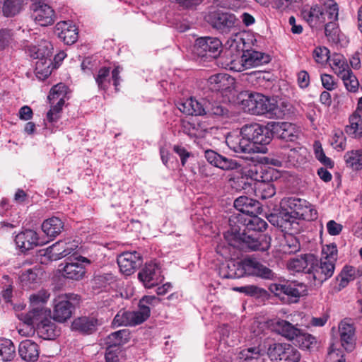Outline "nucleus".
Returning a JSON list of instances; mask_svg holds the SVG:
<instances>
[{"label": "nucleus", "instance_id": "22", "mask_svg": "<svg viewBox=\"0 0 362 362\" xmlns=\"http://www.w3.org/2000/svg\"><path fill=\"white\" fill-rule=\"evenodd\" d=\"M235 208L246 215L259 214L262 204L257 200L245 196H240L234 201Z\"/></svg>", "mask_w": 362, "mask_h": 362}, {"label": "nucleus", "instance_id": "18", "mask_svg": "<svg viewBox=\"0 0 362 362\" xmlns=\"http://www.w3.org/2000/svg\"><path fill=\"white\" fill-rule=\"evenodd\" d=\"M204 156L211 165L223 170H235L240 167L235 160L224 157L213 150L205 151Z\"/></svg>", "mask_w": 362, "mask_h": 362}, {"label": "nucleus", "instance_id": "6", "mask_svg": "<svg viewBox=\"0 0 362 362\" xmlns=\"http://www.w3.org/2000/svg\"><path fill=\"white\" fill-rule=\"evenodd\" d=\"M233 268L228 267L230 271L226 278H240L245 275L256 276L264 279H273L274 273L272 269L252 259H245L237 264H233Z\"/></svg>", "mask_w": 362, "mask_h": 362}, {"label": "nucleus", "instance_id": "39", "mask_svg": "<svg viewBox=\"0 0 362 362\" xmlns=\"http://www.w3.org/2000/svg\"><path fill=\"white\" fill-rule=\"evenodd\" d=\"M49 293L45 291H40L37 293L31 295L30 297L31 310L27 314H33L35 308L42 310L46 309L43 305L47 301Z\"/></svg>", "mask_w": 362, "mask_h": 362}, {"label": "nucleus", "instance_id": "3", "mask_svg": "<svg viewBox=\"0 0 362 362\" xmlns=\"http://www.w3.org/2000/svg\"><path fill=\"white\" fill-rule=\"evenodd\" d=\"M337 259V249L334 244L323 247L320 260L315 257V265L311 274L308 276V283L313 280L322 284L332 276Z\"/></svg>", "mask_w": 362, "mask_h": 362}, {"label": "nucleus", "instance_id": "13", "mask_svg": "<svg viewBox=\"0 0 362 362\" xmlns=\"http://www.w3.org/2000/svg\"><path fill=\"white\" fill-rule=\"evenodd\" d=\"M32 18L36 23L41 26H47L55 21L54 9L48 4L42 1H35L31 4Z\"/></svg>", "mask_w": 362, "mask_h": 362}, {"label": "nucleus", "instance_id": "8", "mask_svg": "<svg viewBox=\"0 0 362 362\" xmlns=\"http://www.w3.org/2000/svg\"><path fill=\"white\" fill-rule=\"evenodd\" d=\"M79 300V296L74 293L59 296L55 300L54 319L60 322L68 320L71 316L72 311Z\"/></svg>", "mask_w": 362, "mask_h": 362}, {"label": "nucleus", "instance_id": "44", "mask_svg": "<svg viewBox=\"0 0 362 362\" xmlns=\"http://www.w3.org/2000/svg\"><path fill=\"white\" fill-rule=\"evenodd\" d=\"M340 77L346 88L350 92H356L358 89L359 83L356 77L353 74L351 69H349L346 72H344Z\"/></svg>", "mask_w": 362, "mask_h": 362}, {"label": "nucleus", "instance_id": "31", "mask_svg": "<svg viewBox=\"0 0 362 362\" xmlns=\"http://www.w3.org/2000/svg\"><path fill=\"white\" fill-rule=\"evenodd\" d=\"M98 325V320L93 317H81L74 320L71 327L81 333L90 334L96 330Z\"/></svg>", "mask_w": 362, "mask_h": 362}, {"label": "nucleus", "instance_id": "12", "mask_svg": "<svg viewBox=\"0 0 362 362\" xmlns=\"http://www.w3.org/2000/svg\"><path fill=\"white\" fill-rule=\"evenodd\" d=\"M138 278L146 288L157 286L163 281L160 265L155 262L146 263L139 272Z\"/></svg>", "mask_w": 362, "mask_h": 362}, {"label": "nucleus", "instance_id": "37", "mask_svg": "<svg viewBox=\"0 0 362 362\" xmlns=\"http://www.w3.org/2000/svg\"><path fill=\"white\" fill-rule=\"evenodd\" d=\"M24 0H4L2 13L6 17H11L19 13L24 5Z\"/></svg>", "mask_w": 362, "mask_h": 362}, {"label": "nucleus", "instance_id": "24", "mask_svg": "<svg viewBox=\"0 0 362 362\" xmlns=\"http://www.w3.org/2000/svg\"><path fill=\"white\" fill-rule=\"evenodd\" d=\"M315 256L313 254H304L296 257V273H298L300 277L305 276L308 281V276L312 272L315 265Z\"/></svg>", "mask_w": 362, "mask_h": 362}, {"label": "nucleus", "instance_id": "48", "mask_svg": "<svg viewBox=\"0 0 362 362\" xmlns=\"http://www.w3.org/2000/svg\"><path fill=\"white\" fill-rule=\"evenodd\" d=\"M325 35L329 41L337 43L339 41L340 30L337 21L328 22L325 25Z\"/></svg>", "mask_w": 362, "mask_h": 362}, {"label": "nucleus", "instance_id": "57", "mask_svg": "<svg viewBox=\"0 0 362 362\" xmlns=\"http://www.w3.org/2000/svg\"><path fill=\"white\" fill-rule=\"evenodd\" d=\"M127 331L125 329L119 330L110 334L107 343L110 346H118L123 343L124 337L127 336Z\"/></svg>", "mask_w": 362, "mask_h": 362}, {"label": "nucleus", "instance_id": "52", "mask_svg": "<svg viewBox=\"0 0 362 362\" xmlns=\"http://www.w3.org/2000/svg\"><path fill=\"white\" fill-rule=\"evenodd\" d=\"M246 221V226L249 230L259 231L266 228L267 223L258 217V214L250 215Z\"/></svg>", "mask_w": 362, "mask_h": 362}, {"label": "nucleus", "instance_id": "9", "mask_svg": "<svg viewBox=\"0 0 362 362\" xmlns=\"http://www.w3.org/2000/svg\"><path fill=\"white\" fill-rule=\"evenodd\" d=\"M63 267V276L72 280H80L86 274V266L90 264V260L86 257L72 256L66 259Z\"/></svg>", "mask_w": 362, "mask_h": 362}, {"label": "nucleus", "instance_id": "63", "mask_svg": "<svg viewBox=\"0 0 362 362\" xmlns=\"http://www.w3.org/2000/svg\"><path fill=\"white\" fill-rule=\"evenodd\" d=\"M115 281V277L111 274H104L97 276L95 278L96 284H100L101 286L105 287Z\"/></svg>", "mask_w": 362, "mask_h": 362}, {"label": "nucleus", "instance_id": "38", "mask_svg": "<svg viewBox=\"0 0 362 362\" xmlns=\"http://www.w3.org/2000/svg\"><path fill=\"white\" fill-rule=\"evenodd\" d=\"M329 62L332 69L338 76L350 69L345 58L341 54H334L332 57H329Z\"/></svg>", "mask_w": 362, "mask_h": 362}, {"label": "nucleus", "instance_id": "15", "mask_svg": "<svg viewBox=\"0 0 362 362\" xmlns=\"http://www.w3.org/2000/svg\"><path fill=\"white\" fill-rule=\"evenodd\" d=\"M157 302L158 298L155 296H144L139 300L138 310L129 311L131 326L139 325L146 320L151 313L149 305H153Z\"/></svg>", "mask_w": 362, "mask_h": 362}, {"label": "nucleus", "instance_id": "26", "mask_svg": "<svg viewBox=\"0 0 362 362\" xmlns=\"http://www.w3.org/2000/svg\"><path fill=\"white\" fill-rule=\"evenodd\" d=\"M317 218V211L305 199L296 198V219L312 221Z\"/></svg>", "mask_w": 362, "mask_h": 362}, {"label": "nucleus", "instance_id": "35", "mask_svg": "<svg viewBox=\"0 0 362 362\" xmlns=\"http://www.w3.org/2000/svg\"><path fill=\"white\" fill-rule=\"evenodd\" d=\"M240 362H264V354L258 347H251L241 351L238 354Z\"/></svg>", "mask_w": 362, "mask_h": 362}, {"label": "nucleus", "instance_id": "1", "mask_svg": "<svg viewBox=\"0 0 362 362\" xmlns=\"http://www.w3.org/2000/svg\"><path fill=\"white\" fill-rule=\"evenodd\" d=\"M241 133L247 137L254 146L256 144L267 145L272 140L274 134L272 130L281 131L279 136L286 141H293L294 136V125L288 122L280 124L268 123L264 126L258 123L247 124L242 127Z\"/></svg>", "mask_w": 362, "mask_h": 362}, {"label": "nucleus", "instance_id": "53", "mask_svg": "<svg viewBox=\"0 0 362 362\" xmlns=\"http://www.w3.org/2000/svg\"><path fill=\"white\" fill-rule=\"evenodd\" d=\"M110 69L108 68H102L98 71L95 77V81L98 87L101 89H106L110 83Z\"/></svg>", "mask_w": 362, "mask_h": 362}, {"label": "nucleus", "instance_id": "61", "mask_svg": "<svg viewBox=\"0 0 362 362\" xmlns=\"http://www.w3.org/2000/svg\"><path fill=\"white\" fill-rule=\"evenodd\" d=\"M227 66L230 70L240 72L247 69L245 67V64L243 62V55L240 57H236L230 61L229 63L227 64Z\"/></svg>", "mask_w": 362, "mask_h": 362}, {"label": "nucleus", "instance_id": "40", "mask_svg": "<svg viewBox=\"0 0 362 362\" xmlns=\"http://www.w3.org/2000/svg\"><path fill=\"white\" fill-rule=\"evenodd\" d=\"M350 124L346 127V133L353 135L354 137L362 135V118L358 114L352 115L349 118Z\"/></svg>", "mask_w": 362, "mask_h": 362}, {"label": "nucleus", "instance_id": "11", "mask_svg": "<svg viewBox=\"0 0 362 362\" xmlns=\"http://www.w3.org/2000/svg\"><path fill=\"white\" fill-rule=\"evenodd\" d=\"M78 240L67 238L59 240L47 248L45 255L51 260H57L72 254L78 247Z\"/></svg>", "mask_w": 362, "mask_h": 362}, {"label": "nucleus", "instance_id": "42", "mask_svg": "<svg viewBox=\"0 0 362 362\" xmlns=\"http://www.w3.org/2000/svg\"><path fill=\"white\" fill-rule=\"evenodd\" d=\"M274 328L276 332L288 340L294 339V327L291 323L285 320H278Z\"/></svg>", "mask_w": 362, "mask_h": 362}, {"label": "nucleus", "instance_id": "64", "mask_svg": "<svg viewBox=\"0 0 362 362\" xmlns=\"http://www.w3.org/2000/svg\"><path fill=\"white\" fill-rule=\"evenodd\" d=\"M12 34L8 30H0V51L4 49L11 40Z\"/></svg>", "mask_w": 362, "mask_h": 362}, {"label": "nucleus", "instance_id": "46", "mask_svg": "<svg viewBox=\"0 0 362 362\" xmlns=\"http://www.w3.org/2000/svg\"><path fill=\"white\" fill-rule=\"evenodd\" d=\"M276 193L274 185L263 181L259 184L256 190V195L261 199H267L272 197Z\"/></svg>", "mask_w": 362, "mask_h": 362}, {"label": "nucleus", "instance_id": "21", "mask_svg": "<svg viewBox=\"0 0 362 362\" xmlns=\"http://www.w3.org/2000/svg\"><path fill=\"white\" fill-rule=\"evenodd\" d=\"M341 344L347 351H351L355 346V327L353 324L345 320L339 325Z\"/></svg>", "mask_w": 362, "mask_h": 362}, {"label": "nucleus", "instance_id": "62", "mask_svg": "<svg viewBox=\"0 0 362 362\" xmlns=\"http://www.w3.org/2000/svg\"><path fill=\"white\" fill-rule=\"evenodd\" d=\"M276 7L281 12H291L294 9V0H278Z\"/></svg>", "mask_w": 362, "mask_h": 362}, {"label": "nucleus", "instance_id": "47", "mask_svg": "<svg viewBox=\"0 0 362 362\" xmlns=\"http://www.w3.org/2000/svg\"><path fill=\"white\" fill-rule=\"evenodd\" d=\"M323 12L327 16L329 22L337 21L339 16V8L337 4L334 0H326L323 4Z\"/></svg>", "mask_w": 362, "mask_h": 362}, {"label": "nucleus", "instance_id": "56", "mask_svg": "<svg viewBox=\"0 0 362 362\" xmlns=\"http://www.w3.org/2000/svg\"><path fill=\"white\" fill-rule=\"evenodd\" d=\"M112 325L114 327L131 326L129 311L124 310H119L114 317Z\"/></svg>", "mask_w": 362, "mask_h": 362}, {"label": "nucleus", "instance_id": "41", "mask_svg": "<svg viewBox=\"0 0 362 362\" xmlns=\"http://www.w3.org/2000/svg\"><path fill=\"white\" fill-rule=\"evenodd\" d=\"M16 349L13 342L8 339L0 338V355L3 360L11 361L15 356Z\"/></svg>", "mask_w": 362, "mask_h": 362}, {"label": "nucleus", "instance_id": "55", "mask_svg": "<svg viewBox=\"0 0 362 362\" xmlns=\"http://www.w3.org/2000/svg\"><path fill=\"white\" fill-rule=\"evenodd\" d=\"M214 4L220 8L238 10L243 6L242 0H214Z\"/></svg>", "mask_w": 362, "mask_h": 362}, {"label": "nucleus", "instance_id": "33", "mask_svg": "<svg viewBox=\"0 0 362 362\" xmlns=\"http://www.w3.org/2000/svg\"><path fill=\"white\" fill-rule=\"evenodd\" d=\"M246 243L250 249L255 251L264 252L269 250L272 238L266 234L259 235L257 238L247 237Z\"/></svg>", "mask_w": 362, "mask_h": 362}, {"label": "nucleus", "instance_id": "32", "mask_svg": "<svg viewBox=\"0 0 362 362\" xmlns=\"http://www.w3.org/2000/svg\"><path fill=\"white\" fill-rule=\"evenodd\" d=\"M64 228V223L57 217H52L45 221L42 224V230L50 238H55L61 233Z\"/></svg>", "mask_w": 362, "mask_h": 362}, {"label": "nucleus", "instance_id": "23", "mask_svg": "<svg viewBox=\"0 0 362 362\" xmlns=\"http://www.w3.org/2000/svg\"><path fill=\"white\" fill-rule=\"evenodd\" d=\"M15 242L18 247L25 251L43 244L42 242H40L37 233L33 230H25L18 233L16 236Z\"/></svg>", "mask_w": 362, "mask_h": 362}, {"label": "nucleus", "instance_id": "30", "mask_svg": "<svg viewBox=\"0 0 362 362\" xmlns=\"http://www.w3.org/2000/svg\"><path fill=\"white\" fill-rule=\"evenodd\" d=\"M177 108L188 115H202L205 113V103L202 104L193 98H188L177 104Z\"/></svg>", "mask_w": 362, "mask_h": 362}, {"label": "nucleus", "instance_id": "19", "mask_svg": "<svg viewBox=\"0 0 362 362\" xmlns=\"http://www.w3.org/2000/svg\"><path fill=\"white\" fill-rule=\"evenodd\" d=\"M301 16L311 28L322 27L326 21L323 9L317 4L303 8L301 11Z\"/></svg>", "mask_w": 362, "mask_h": 362}, {"label": "nucleus", "instance_id": "28", "mask_svg": "<svg viewBox=\"0 0 362 362\" xmlns=\"http://www.w3.org/2000/svg\"><path fill=\"white\" fill-rule=\"evenodd\" d=\"M18 353L24 361L34 362L39 357V347L35 342L26 339L20 343Z\"/></svg>", "mask_w": 362, "mask_h": 362}, {"label": "nucleus", "instance_id": "17", "mask_svg": "<svg viewBox=\"0 0 362 362\" xmlns=\"http://www.w3.org/2000/svg\"><path fill=\"white\" fill-rule=\"evenodd\" d=\"M54 33L66 45H72L78 37V29L71 21H60L55 25Z\"/></svg>", "mask_w": 362, "mask_h": 362}, {"label": "nucleus", "instance_id": "43", "mask_svg": "<svg viewBox=\"0 0 362 362\" xmlns=\"http://www.w3.org/2000/svg\"><path fill=\"white\" fill-rule=\"evenodd\" d=\"M205 113L210 116H224L228 114V110L220 103L207 101L205 103Z\"/></svg>", "mask_w": 362, "mask_h": 362}, {"label": "nucleus", "instance_id": "7", "mask_svg": "<svg viewBox=\"0 0 362 362\" xmlns=\"http://www.w3.org/2000/svg\"><path fill=\"white\" fill-rule=\"evenodd\" d=\"M52 46L49 42L44 40L30 49V56L38 59L36 62V75L40 79L45 78L51 74Z\"/></svg>", "mask_w": 362, "mask_h": 362}, {"label": "nucleus", "instance_id": "25", "mask_svg": "<svg viewBox=\"0 0 362 362\" xmlns=\"http://www.w3.org/2000/svg\"><path fill=\"white\" fill-rule=\"evenodd\" d=\"M269 61V56L260 52L251 49L243 53V62L247 69L267 64Z\"/></svg>", "mask_w": 362, "mask_h": 362}, {"label": "nucleus", "instance_id": "2", "mask_svg": "<svg viewBox=\"0 0 362 362\" xmlns=\"http://www.w3.org/2000/svg\"><path fill=\"white\" fill-rule=\"evenodd\" d=\"M277 213L272 212L267 216L268 221L274 226L281 229L284 233V238L288 243L289 248L293 245V228L294 223V198L288 197L281 200L280 209Z\"/></svg>", "mask_w": 362, "mask_h": 362}, {"label": "nucleus", "instance_id": "14", "mask_svg": "<svg viewBox=\"0 0 362 362\" xmlns=\"http://www.w3.org/2000/svg\"><path fill=\"white\" fill-rule=\"evenodd\" d=\"M228 146L234 152L238 153H250L254 152H264L259 147L254 146L247 137L240 132L239 134H230L226 137Z\"/></svg>", "mask_w": 362, "mask_h": 362}, {"label": "nucleus", "instance_id": "58", "mask_svg": "<svg viewBox=\"0 0 362 362\" xmlns=\"http://www.w3.org/2000/svg\"><path fill=\"white\" fill-rule=\"evenodd\" d=\"M332 146L337 151H343L346 148V137L342 132H335L332 139Z\"/></svg>", "mask_w": 362, "mask_h": 362}, {"label": "nucleus", "instance_id": "45", "mask_svg": "<svg viewBox=\"0 0 362 362\" xmlns=\"http://www.w3.org/2000/svg\"><path fill=\"white\" fill-rule=\"evenodd\" d=\"M41 274V270L37 267L29 269L21 275V281L24 286L30 287L33 284L36 282Z\"/></svg>", "mask_w": 362, "mask_h": 362}, {"label": "nucleus", "instance_id": "10", "mask_svg": "<svg viewBox=\"0 0 362 362\" xmlns=\"http://www.w3.org/2000/svg\"><path fill=\"white\" fill-rule=\"evenodd\" d=\"M194 48L200 57L216 58L222 51V42L217 37H203L197 39Z\"/></svg>", "mask_w": 362, "mask_h": 362}, {"label": "nucleus", "instance_id": "50", "mask_svg": "<svg viewBox=\"0 0 362 362\" xmlns=\"http://www.w3.org/2000/svg\"><path fill=\"white\" fill-rule=\"evenodd\" d=\"M67 92V87L62 83H59L53 86L48 95V100L50 103H54V100L65 98Z\"/></svg>", "mask_w": 362, "mask_h": 362}, {"label": "nucleus", "instance_id": "5", "mask_svg": "<svg viewBox=\"0 0 362 362\" xmlns=\"http://www.w3.org/2000/svg\"><path fill=\"white\" fill-rule=\"evenodd\" d=\"M241 104L245 112L255 115H267L277 116L276 104L259 93H245L241 94Z\"/></svg>", "mask_w": 362, "mask_h": 362}, {"label": "nucleus", "instance_id": "16", "mask_svg": "<svg viewBox=\"0 0 362 362\" xmlns=\"http://www.w3.org/2000/svg\"><path fill=\"white\" fill-rule=\"evenodd\" d=\"M117 264L121 272L129 276L141 265L142 257L136 251L124 252L117 257Z\"/></svg>", "mask_w": 362, "mask_h": 362}, {"label": "nucleus", "instance_id": "36", "mask_svg": "<svg viewBox=\"0 0 362 362\" xmlns=\"http://www.w3.org/2000/svg\"><path fill=\"white\" fill-rule=\"evenodd\" d=\"M344 158L347 167L354 170L362 169V149L347 151Z\"/></svg>", "mask_w": 362, "mask_h": 362}, {"label": "nucleus", "instance_id": "49", "mask_svg": "<svg viewBox=\"0 0 362 362\" xmlns=\"http://www.w3.org/2000/svg\"><path fill=\"white\" fill-rule=\"evenodd\" d=\"M274 346L273 351H272V347L269 349V355L272 357V352L274 351L275 354H278L280 361H286L288 358V354L293 352V348L290 344H275Z\"/></svg>", "mask_w": 362, "mask_h": 362}, {"label": "nucleus", "instance_id": "20", "mask_svg": "<svg viewBox=\"0 0 362 362\" xmlns=\"http://www.w3.org/2000/svg\"><path fill=\"white\" fill-rule=\"evenodd\" d=\"M235 78L227 74H218L209 78L210 89L222 93L230 92L235 88Z\"/></svg>", "mask_w": 362, "mask_h": 362}, {"label": "nucleus", "instance_id": "27", "mask_svg": "<svg viewBox=\"0 0 362 362\" xmlns=\"http://www.w3.org/2000/svg\"><path fill=\"white\" fill-rule=\"evenodd\" d=\"M237 19L235 15L228 13H216L214 15L213 26L222 33H227L235 26Z\"/></svg>", "mask_w": 362, "mask_h": 362}, {"label": "nucleus", "instance_id": "54", "mask_svg": "<svg viewBox=\"0 0 362 362\" xmlns=\"http://www.w3.org/2000/svg\"><path fill=\"white\" fill-rule=\"evenodd\" d=\"M315 147V155L316 158L324 165L330 168L334 167V162L328 157H327L324 153L322 147L320 142L316 141L314 144Z\"/></svg>", "mask_w": 362, "mask_h": 362}, {"label": "nucleus", "instance_id": "34", "mask_svg": "<svg viewBox=\"0 0 362 362\" xmlns=\"http://www.w3.org/2000/svg\"><path fill=\"white\" fill-rule=\"evenodd\" d=\"M315 344V337L305 332L303 329L296 327V346L303 350H310Z\"/></svg>", "mask_w": 362, "mask_h": 362}, {"label": "nucleus", "instance_id": "51", "mask_svg": "<svg viewBox=\"0 0 362 362\" xmlns=\"http://www.w3.org/2000/svg\"><path fill=\"white\" fill-rule=\"evenodd\" d=\"M243 173L247 178L259 183L264 181L265 180L263 176L262 168L259 165H252L249 168L245 170Z\"/></svg>", "mask_w": 362, "mask_h": 362}, {"label": "nucleus", "instance_id": "60", "mask_svg": "<svg viewBox=\"0 0 362 362\" xmlns=\"http://www.w3.org/2000/svg\"><path fill=\"white\" fill-rule=\"evenodd\" d=\"M57 103L54 106H52L47 114V118L49 122H54L58 118V114L62 109L64 104V98L57 100Z\"/></svg>", "mask_w": 362, "mask_h": 362}, {"label": "nucleus", "instance_id": "29", "mask_svg": "<svg viewBox=\"0 0 362 362\" xmlns=\"http://www.w3.org/2000/svg\"><path fill=\"white\" fill-rule=\"evenodd\" d=\"M182 131L191 138H203L208 132V127L206 122L194 119L183 122Z\"/></svg>", "mask_w": 362, "mask_h": 362}, {"label": "nucleus", "instance_id": "59", "mask_svg": "<svg viewBox=\"0 0 362 362\" xmlns=\"http://www.w3.org/2000/svg\"><path fill=\"white\" fill-rule=\"evenodd\" d=\"M314 58L317 63H324L329 59V50L325 47H318L314 50Z\"/></svg>", "mask_w": 362, "mask_h": 362}, {"label": "nucleus", "instance_id": "4", "mask_svg": "<svg viewBox=\"0 0 362 362\" xmlns=\"http://www.w3.org/2000/svg\"><path fill=\"white\" fill-rule=\"evenodd\" d=\"M18 319L27 325L36 326L38 334L45 339H53L56 335L55 324L50 317V310L35 308L33 314H18Z\"/></svg>", "mask_w": 362, "mask_h": 362}]
</instances>
